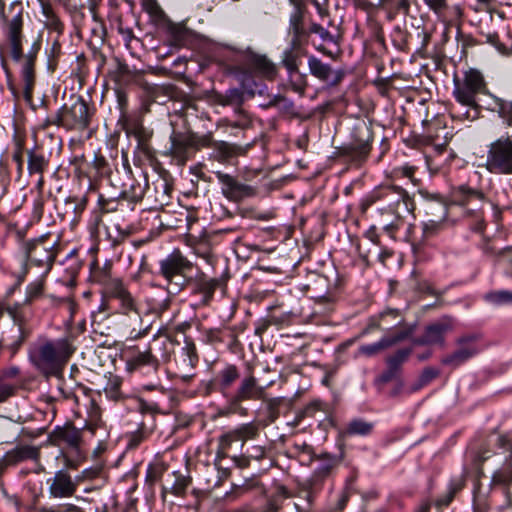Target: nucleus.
<instances>
[{
    "mask_svg": "<svg viewBox=\"0 0 512 512\" xmlns=\"http://www.w3.org/2000/svg\"><path fill=\"white\" fill-rule=\"evenodd\" d=\"M25 8L20 0H0V30L10 48L14 62L23 61L21 76L24 95L30 100L35 83V61L41 49V40H34L26 54L23 52Z\"/></svg>",
    "mask_w": 512,
    "mask_h": 512,
    "instance_id": "obj_1",
    "label": "nucleus"
},
{
    "mask_svg": "<svg viewBox=\"0 0 512 512\" xmlns=\"http://www.w3.org/2000/svg\"><path fill=\"white\" fill-rule=\"evenodd\" d=\"M74 347L66 337L40 338L29 348L28 357L33 366L45 375H55L63 369Z\"/></svg>",
    "mask_w": 512,
    "mask_h": 512,
    "instance_id": "obj_2",
    "label": "nucleus"
},
{
    "mask_svg": "<svg viewBox=\"0 0 512 512\" xmlns=\"http://www.w3.org/2000/svg\"><path fill=\"white\" fill-rule=\"evenodd\" d=\"M376 201L383 202L382 207L379 208L381 215L393 216V219L384 225V230L389 234L399 230L403 219L415 209L414 201L407 191L396 185L381 186L375 190L371 195L370 203Z\"/></svg>",
    "mask_w": 512,
    "mask_h": 512,
    "instance_id": "obj_3",
    "label": "nucleus"
},
{
    "mask_svg": "<svg viewBox=\"0 0 512 512\" xmlns=\"http://www.w3.org/2000/svg\"><path fill=\"white\" fill-rule=\"evenodd\" d=\"M94 112L95 108L78 96L70 106L65 104L54 115L47 117L45 124L60 126L66 130L84 131L90 126Z\"/></svg>",
    "mask_w": 512,
    "mask_h": 512,
    "instance_id": "obj_4",
    "label": "nucleus"
},
{
    "mask_svg": "<svg viewBox=\"0 0 512 512\" xmlns=\"http://www.w3.org/2000/svg\"><path fill=\"white\" fill-rule=\"evenodd\" d=\"M59 250V240L52 241L50 234H43L22 243L24 261L43 269L45 274L51 271Z\"/></svg>",
    "mask_w": 512,
    "mask_h": 512,
    "instance_id": "obj_5",
    "label": "nucleus"
},
{
    "mask_svg": "<svg viewBox=\"0 0 512 512\" xmlns=\"http://www.w3.org/2000/svg\"><path fill=\"white\" fill-rule=\"evenodd\" d=\"M267 386H261L257 378L252 375H246L241 378L234 394L228 398L227 405L219 410V415L229 416L231 414H247V409L242 406L245 401L264 400Z\"/></svg>",
    "mask_w": 512,
    "mask_h": 512,
    "instance_id": "obj_6",
    "label": "nucleus"
},
{
    "mask_svg": "<svg viewBox=\"0 0 512 512\" xmlns=\"http://www.w3.org/2000/svg\"><path fill=\"white\" fill-rule=\"evenodd\" d=\"M453 97L461 105L476 108L477 95H492L487 90V84L482 73L476 69H469L462 79L454 78Z\"/></svg>",
    "mask_w": 512,
    "mask_h": 512,
    "instance_id": "obj_7",
    "label": "nucleus"
},
{
    "mask_svg": "<svg viewBox=\"0 0 512 512\" xmlns=\"http://www.w3.org/2000/svg\"><path fill=\"white\" fill-rule=\"evenodd\" d=\"M373 143V132L367 124L355 126L351 140L343 144L338 155L345 161L357 166L363 164L369 157Z\"/></svg>",
    "mask_w": 512,
    "mask_h": 512,
    "instance_id": "obj_8",
    "label": "nucleus"
},
{
    "mask_svg": "<svg viewBox=\"0 0 512 512\" xmlns=\"http://www.w3.org/2000/svg\"><path fill=\"white\" fill-rule=\"evenodd\" d=\"M485 168L491 174L512 175V135H502L487 145Z\"/></svg>",
    "mask_w": 512,
    "mask_h": 512,
    "instance_id": "obj_9",
    "label": "nucleus"
},
{
    "mask_svg": "<svg viewBox=\"0 0 512 512\" xmlns=\"http://www.w3.org/2000/svg\"><path fill=\"white\" fill-rule=\"evenodd\" d=\"M193 263L179 249H174L159 261V275L176 291H181L188 282L187 274L192 271Z\"/></svg>",
    "mask_w": 512,
    "mask_h": 512,
    "instance_id": "obj_10",
    "label": "nucleus"
},
{
    "mask_svg": "<svg viewBox=\"0 0 512 512\" xmlns=\"http://www.w3.org/2000/svg\"><path fill=\"white\" fill-rule=\"evenodd\" d=\"M50 440L55 445L65 444L75 455L76 459H71L63 453L65 465L70 468H77L79 460L82 458L80 445L82 442V431L72 424H66L62 427L57 426L50 434Z\"/></svg>",
    "mask_w": 512,
    "mask_h": 512,
    "instance_id": "obj_11",
    "label": "nucleus"
},
{
    "mask_svg": "<svg viewBox=\"0 0 512 512\" xmlns=\"http://www.w3.org/2000/svg\"><path fill=\"white\" fill-rule=\"evenodd\" d=\"M238 79L242 89L229 88L223 93H215L214 101L216 104L221 106L235 107V109H241V105L244 102V92L250 96H254L256 92H261V90L258 89L257 82L250 74L242 73L238 76Z\"/></svg>",
    "mask_w": 512,
    "mask_h": 512,
    "instance_id": "obj_12",
    "label": "nucleus"
},
{
    "mask_svg": "<svg viewBox=\"0 0 512 512\" xmlns=\"http://www.w3.org/2000/svg\"><path fill=\"white\" fill-rule=\"evenodd\" d=\"M126 370L129 373L142 372L147 367L149 372L158 374L160 367L159 359L153 354L152 347L148 346L141 351L138 346H127L123 349Z\"/></svg>",
    "mask_w": 512,
    "mask_h": 512,
    "instance_id": "obj_13",
    "label": "nucleus"
},
{
    "mask_svg": "<svg viewBox=\"0 0 512 512\" xmlns=\"http://www.w3.org/2000/svg\"><path fill=\"white\" fill-rule=\"evenodd\" d=\"M479 335L468 334L456 339V350L442 358L441 363L452 368H458L480 351L481 347L478 344Z\"/></svg>",
    "mask_w": 512,
    "mask_h": 512,
    "instance_id": "obj_14",
    "label": "nucleus"
},
{
    "mask_svg": "<svg viewBox=\"0 0 512 512\" xmlns=\"http://www.w3.org/2000/svg\"><path fill=\"white\" fill-rule=\"evenodd\" d=\"M221 184L222 195L232 202H241L246 198L254 197L257 193L255 187L239 182L234 176L222 171L214 172Z\"/></svg>",
    "mask_w": 512,
    "mask_h": 512,
    "instance_id": "obj_15",
    "label": "nucleus"
},
{
    "mask_svg": "<svg viewBox=\"0 0 512 512\" xmlns=\"http://www.w3.org/2000/svg\"><path fill=\"white\" fill-rule=\"evenodd\" d=\"M193 152L191 132L173 131L171 133L170 147L167 154L170 155L178 165H185L192 157Z\"/></svg>",
    "mask_w": 512,
    "mask_h": 512,
    "instance_id": "obj_16",
    "label": "nucleus"
},
{
    "mask_svg": "<svg viewBox=\"0 0 512 512\" xmlns=\"http://www.w3.org/2000/svg\"><path fill=\"white\" fill-rule=\"evenodd\" d=\"M241 379L240 368L231 363H226L219 369L211 380L214 389L224 397L229 398L234 385Z\"/></svg>",
    "mask_w": 512,
    "mask_h": 512,
    "instance_id": "obj_17",
    "label": "nucleus"
},
{
    "mask_svg": "<svg viewBox=\"0 0 512 512\" xmlns=\"http://www.w3.org/2000/svg\"><path fill=\"white\" fill-rule=\"evenodd\" d=\"M308 68L312 76L324 82L328 87L337 86L345 76L342 69L334 70L329 64L315 56L308 58Z\"/></svg>",
    "mask_w": 512,
    "mask_h": 512,
    "instance_id": "obj_18",
    "label": "nucleus"
},
{
    "mask_svg": "<svg viewBox=\"0 0 512 512\" xmlns=\"http://www.w3.org/2000/svg\"><path fill=\"white\" fill-rule=\"evenodd\" d=\"M452 330V325L448 320H441L428 325L423 334L414 339L413 343L418 346L438 345L445 346V336Z\"/></svg>",
    "mask_w": 512,
    "mask_h": 512,
    "instance_id": "obj_19",
    "label": "nucleus"
},
{
    "mask_svg": "<svg viewBox=\"0 0 512 512\" xmlns=\"http://www.w3.org/2000/svg\"><path fill=\"white\" fill-rule=\"evenodd\" d=\"M49 494L53 498H67L74 495L77 490V483L64 469L57 471L53 478L48 479Z\"/></svg>",
    "mask_w": 512,
    "mask_h": 512,
    "instance_id": "obj_20",
    "label": "nucleus"
},
{
    "mask_svg": "<svg viewBox=\"0 0 512 512\" xmlns=\"http://www.w3.org/2000/svg\"><path fill=\"white\" fill-rule=\"evenodd\" d=\"M125 317L123 325L127 340H139L149 334L152 328V321L145 319L140 312Z\"/></svg>",
    "mask_w": 512,
    "mask_h": 512,
    "instance_id": "obj_21",
    "label": "nucleus"
},
{
    "mask_svg": "<svg viewBox=\"0 0 512 512\" xmlns=\"http://www.w3.org/2000/svg\"><path fill=\"white\" fill-rule=\"evenodd\" d=\"M145 195V185H142L136 180L132 173L131 168L127 164L126 170L123 175V181L120 184L119 197L126 199L130 202L137 203L143 199Z\"/></svg>",
    "mask_w": 512,
    "mask_h": 512,
    "instance_id": "obj_22",
    "label": "nucleus"
},
{
    "mask_svg": "<svg viewBox=\"0 0 512 512\" xmlns=\"http://www.w3.org/2000/svg\"><path fill=\"white\" fill-rule=\"evenodd\" d=\"M226 285V280L222 277L209 278L205 273L200 272L194 279V292L202 295L204 303H209L218 288Z\"/></svg>",
    "mask_w": 512,
    "mask_h": 512,
    "instance_id": "obj_23",
    "label": "nucleus"
},
{
    "mask_svg": "<svg viewBox=\"0 0 512 512\" xmlns=\"http://www.w3.org/2000/svg\"><path fill=\"white\" fill-rule=\"evenodd\" d=\"M250 147V143L238 145L226 141H216L210 158L219 163H227L234 157L246 154Z\"/></svg>",
    "mask_w": 512,
    "mask_h": 512,
    "instance_id": "obj_24",
    "label": "nucleus"
},
{
    "mask_svg": "<svg viewBox=\"0 0 512 512\" xmlns=\"http://www.w3.org/2000/svg\"><path fill=\"white\" fill-rule=\"evenodd\" d=\"M288 32L291 35L289 44L292 47H304L307 44L309 31L304 27L303 14L300 8H295L290 15Z\"/></svg>",
    "mask_w": 512,
    "mask_h": 512,
    "instance_id": "obj_25",
    "label": "nucleus"
},
{
    "mask_svg": "<svg viewBox=\"0 0 512 512\" xmlns=\"http://www.w3.org/2000/svg\"><path fill=\"white\" fill-rule=\"evenodd\" d=\"M5 454L8 464L15 466L25 461L38 462L41 452L38 446L19 443Z\"/></svg>",
    "mask_w": 512,
    "mask_h": 512,
    "instance_id": "obj_26",
    "label": "nucleus"
},
{
    "mask_svg": "<svg viewBox=\"0 0 512 512\" xmlns=\"http://www.w3.org/2000/svg\"><path fill=\"white\" fill-rule=\"evenodd\" d=\"M315 459L319 461V464L315 468L312 478L315 482H322L341 464L343 460V453L339 455L321 453L319 455H315Z\"/></svg>",
    "mask_w": 512,
    "mask_h": 512,
    "instance_id": "obj_27",
    "label": "nucleus"
},
{
    "mask_svg": "<svg viewBox=\"0 0 512 512\" xmlns=\"http://www.w3.org/2000/svg\"><path fill=\"white\" fill-rule=\"evenodd\" d=\"M23 303H15L13 305H7L6 313L13 319V322L17 325L18 336L15 341L10 344V348L15 353L23 342L28 338L29 331L24 327L25 316L22 312Z\"/></svg>",
    "mask_w": 512,
    "mask_h": 512,
    "instance_id": "obj_28",
    "label": "nucleus"
},
{
    "mask_svg": "<svg viewBox=\"0 0 512 512\" xmlns=\"http://www.w3.org/2000/svg\"><path fill=\"white\" fill-rule=\"evenodd\" d=\"M474 10L475 14L471 22L477 26L478 32L486 37L487 42L494 44L498 39V35L491 29L492 13L487 9H482V7H476Z\"/></svg>",
    "mask_w": 512,
    "mask_h": 512,
    "instance_id": "obj_29",
    "label": "nucleus"
},
{
    "mask_svg": "<svg viewBox=\"0 0 512 512\" xmlns=\"http://www.w3.org/2000/svg\"><path fill=\"white\" fill-rule=\"evenodd\" d=\"M438 209L440 212L439 219H429L422 223V234L424 239H430L441 232H443L448 227V222L446 221V217L448 215V209L444 204H436L433 209Z\"/></svg>",
    "mask_w": 512,
    "mask_h": 512,
    "instance_id": "obj_30",
    "label": "nucleus"
},
{
    "mask_svg": "<svg viewBox=\"0 0 512 512\" xmlns=\"http://www.w3.org/2000/svg\"><path fill=\"white\" fill-rule=\"evenodd\" d=\"M249 68L267 79H273L276 76V66L263 55L251 54L247 58Z\"/></svg>",
    "mask_w": 512,
    "mask_h": 512,
    "instance_id": "obj_31",
    "label": "nucleus"
},
{
    "mask_svg": "<svg viewBox=\"0 0 512 512\" xmlns=\"http://www.w3.org/2000/svg\"><path fill=\"white\" fill-rule=\"evenodd\" d=\"M492 487H501L509 497V487L512 485V459H506L503 465L497 469L491 478Z\"/></svg>",
    "mask_w": 512,
    "mask_h": 512,
    "instance_id": "obj_32",
    "label": "nucleus"
},
{
    "mask_svg": "<svg viewBox=\"0 0 512 512\" xmlns=\"http://www.w3.org/2000/svg\"><path fill=\"white\" fill-rule=\"evenodd\" d=\"M374 423L366 421L362 418L351 419L340 432L343 438L361 436L365 437L373 432Z\"/></svg>",
    "mask_w": 512,
    "mask_h": 512,
    "instance_id": "obj_33",
    "label": "nucleus"
},
{
    "mask_svg": "<svg viewBox=\"0 0 512 512\" xmlns=\"http://www.w3.org/2000/svg\"><path fill=\"white\" fill-rule=\"evenodd\" d=\"M303 47H292L291 44L283 51L281 56V64L285 67L289 77L298 73Z\"/></svg>",
    "mask_w": 512,
    "mask_h": 512,
    "instance_id": "obj_34",
    "label": "nucleus"
},
{
    "mask_svg": "<svg viewBox=\"0 0 512 512\" xmlns=\"http://www.w3.org/2000/svg\"><path fill=\"white\" fill-rule=\"evenodd\" d=\"M40 5L44 26L50 31L61 34L64 30V24L60 20L55 8L49 2L42 0Z\"/></svg>",
    "mask_w": 512,
    "mask_h": 512,
    "instance_id": "obj_35",
    "label": "nucleus"
},
{
    "mask_svg": "<svg viewBox=\"0 0 512 512\" xmlns=\"http://www.w3.org/2000/svg\"><path fill=\"white\" fill-rule=\"evenodd\" d=\"M487 109L496 112L507 125H512V101L490 95V102L487 103Z\"/></svg>",
    "mask_w": 512,
    "mask_h": 512,
    "instance_id": "obj_36",
    "label": "nucleus"
},
{
    "mask_svg": "<svg viewBox=\"0 0 512 512\" xmlns=\"http://www.w3.org/2000/svg\"><path fill=\"white\" fill-rule=\"evenodd\" d=\"M466 474L467 472L464 469L460 475L451 478L448 484L447 494L437 499L436 503L438 506H448L451 503L454 496L464 488L466 484Z\"/></svg>",
    "mask_w": 512,
    "mask_h": 512,
    "instance_id": "obj_37",
    "label": "nucleus"
},
{
    "mask_svg": "<svg viewBox=\"0 0 512 512\" xmlns=\"http://www.w3.org/2000/svg\"><path fill=\"white\" fill-rule=\"evenodd\" d=\"M27 158V170L29 175L44 174L49 166V159L36 149L29 150L27 152Z\"/></svg>",
    "mask_w": 512,
    "mask_h": 512,
    "instance_id": "obj_38",
    "label": "nucleus"
},
{
    "mask_svg": "<svg viewBox=\"0 0 512 512\" xmlns=\"http://www.w3.org/2000/svg\"><path fill=\"white\" fill-rule=\"evenodd\" d=\"M99 283L105 287L107 294L116 300L129 292L120 279L108 277L106 274L99 278Z\"/></svg>",
    "mask_w": 512,
    "mask_h": 512,
    "instance_id": "obj_39",
    "label": "nucleus"
},
{
    "mask_svg": "<svg viewBox=\"0 0 512 512\" xmlns=\"http://www.w3.org/2000/svg\"><path fill=\"white\" fill-rule=\"evenodd\" d=\"M455 196L462 205L468 204L473 200L482 202L485 199V195L481 190L468 185H460L455 192Z\"/></svg>",
    "mask_w": 512,
    "mask_h": 512,
    "instance_id": "obj_40",
    "label": "nucleus"
},
{
    "mask_svg": "<svg viewBox=\"0 0 512 512\" xmlns=\"http://www.w3.org/2000/svg\"><path fill=\"white\" fill-rule=\"evenodd\" d=\"M270 107H276L281 113L291 117L299 116L294 102L282 95H274L268 103Z\"/></svg>",
    "mask_w": 512,
    "mask_h": 512,
    "instance_id": "obj_41",
    "label": "nucleus"
},
{
    "mask_svg": "<svg viewBox=\"0 0 512 512\" xmlns=\"http://www.w3.org/2000/svg\"><path fill=\"white\" fill-rule=\"evenodd\" d=\"M412 353V348L398 349L395 353L388 356L385 360L386 366L394 369L398 373L401 372L402 365L408 360Z\"/></svg>",
    "mask_w": 512,
    "mask_h": 512,
    "instance_id": "obj_42",
    "label": "nucleus"
},
{
    "mask_svg": "<svg viewBox=\"0 0 512 512\" xmlns=\"http://www.w3.org/2000/svg\"><path fill=\"white\" fill-rule=\"evenodd\" d=\"M387 316H392L394 319L398 317V311L397 310H388L385 312H382L378 317L370 318L368 324L366 327H364L359 335L356 337L357 339L362 338L366 335H368L373 330H377L381 328V321L384 320Z\"/></svg>",
    "mask_w": 512,
    "mask_h": 512,
    "instance_id": "obj_43",
    "label": "nucleus"
},
{
    "mask_svg": "<svg viewBox=\"0 0 512 512\" xmlns=\"http://www.w3.org/2000/svg\"><path fill=\"white\" fill-rule=\"evenodd\" d=\"M152 430L147 429L143 424L134 432L127 436V448L136 449L142 442L146 441Z\"/></svg>",
    "mask_w": 512,
    "mask_h": 512,
    "instance_id": "obj_44",
    "label": "nucleus"
},
{
    "mask_svg": "<svg viewBox=\"0 0 512 512\" xmlns=\"http://www.w3.org/2000/svg\"><path fill=\"white\" fill-rule=\"evenodd\" d=\"M233 430L238 441L241 440L243 442L256 438L259 433L258 426L253 422L241 424Z\"/></svg>",
    "mask_w": 512,
    "mask_h": 512,
    "instance_id": "obj_45",
    "label": "nucleus"
},
{
    "mask_svg": "<svg viewBox=\"0 0 512 512\" xmlns=\"http://www.w3.org/2000/svg\"><path fill=\"white\" fill-rule=\"evenodd\" d=\"M386 349L383 339L380 338L377 342L360 345L356 355L370 358L380 354Z\"/></svg>",
    "mask_w": 512,
    "mask_h": 512,
    "instance_id": "obj_46",
    "label": "nucleus"
},
{
    "mask_svg": "<svg viewBox=\"0 0 512 512\" xmlns=\"http://www.w3.org/2000/svg\"><path fill=\"white\" fill-rule=\"evenodd\" d=\"M121 384L122 380L119 376L110 374L104 387L106 396L115 401L119 400L121 398Z\"/></svg>",
    "mask_w": 512,
    "mask_h": 512,
    "instance_id": "obj_47",
    "label": "nucleus"
},
{
    "mask_svg": "<svg viewBox=\"0 0 512 512\" xmlns=\"http://www.w3.org/2000/svg\"><path fill=\"white\" fill-rule=\"evenodd\" d=\"M173 475L175 480L171 486V493L175 496H184L191 483V478L187 475H183L179 471L173 472Z\"/></svg>",
    "mask_w": 512,
    "mask_h": 512,
    "instance_id": "obj_48",
    "label": "nucleus"
},
{
    "mask_svg": "<svg viewBox=\"0 0 512 512\" xmlns=\"http://www.w3.org/2000/svg\"><path fill=\"white\" fill-rule=\"evenodd\" d=\"M44 291V280L43 279H37L26 287V296L23 301V304H30L34 300L38 299Z\"/></svg>",
    "mask_w": 512,
    "mask_h": 512,
    "instance_id": "obj_49",
    "label": "nucleus"
},
{
    "mask_svg": "<svg viewBox=\"0 0 512 512\" xmlns=\"http://www.w3.org/2000/svg\"><path fill=\"white\" fill-rule=\"evenodd\" d=\"M118 302L120 311L124 316H129L131 314L140 312L136 300L130 292H127L124 296L119 298Z\"/></svg>",
    "mask_w": 512,
    "mask_h": 512,
    "instance_id": "obj_50",
    "label": "nucleus"
},
{
    "mask_svg": "<svg viewBox=\"0 0 512 512\" xmlns=\"http://www.w3.org/2000/svg\"><path fill=\"white\" fill-rule=\"evenodd\" d=\"M485 300L494 305L512 303V292L509 290L491 291L485 295Z\"/></svg>",
    "mask_w": 512,
    "mask_h": 512,
    "instance_id": "obj_51",
    "label": "nucleus"
},
{
    "mask_svg": "<svg viewBox=\"0 0 512 512\" xmlns=\"http://www.w3.org/2000/svg\"><path fill=\"white\" fill-rule=\"evenodd\" d=\"M412 334V329H405V330H400V331H397V332H394V333H391V334H387V335H384L383 337H381V339H383L384 341V344L386 346V348H391L395 345H397L398 343L408 339Z\"/></svg>",
    "mask_w": 512,
    "mask_h": 512,
    "instance_id": "obj_52",
    "label": "nucleus"
},
{
    "mask_svg": "<svg viewBox=\"0 0 512 512\" xmlns=\"http://www.w3.org/2000/svg\"><path fill=\"white\" fill-rule=\"evenodd\" d=\"M416 171V166L406 163L394 168L392 173L396 178H407L413 183V185H418L419 180L415 178Z\"/></svg>",
    "mask_w": 512,
    "mask_h": 512,
    "instance_id": "obj_53",
    "label": "nucleus"
},
{
    "mask_svg": "<svg viewBox=\"0 0 512 512\" xmlns=\"http://www.w3.org/2000/svg\"><path fill=\"white\" fill-rule=\"evenodd\" d=\"M238 441L236 435L234 434V430H230L219 437L218 440V450L217 457H224L226 451L231 447V445Z\"/></svg>",
    "mask_w": 512,
    "mask_h": 512,
    "instance_id": "obj_54",
    "label": "nucleus"
},
{
    "mask_svg": "<svg viewBox=\"0 0 512 512\" xmlns=\"http://www.w3.org/2000/svg\"><path fill=\"white\" fill-rule=\"evenodd\" d=\"M191 139L193 141L194 151L199 150L201 148H214V144L216 142L214 141L211 133H207L204 135L191 133Z\"/></svg>",
    "mask_w": 512,
    "mask_h": 512,
    "instance_id": "obj_55",
    "label": "nucleus"
},
{
    "mask_svg": "<svg viewBox=\"0 0 512 512\" xmlns=\"http://www.w3.org/2000/svg\"><path fill=\"white\" fill-rule=\"evenodd\" d=\"M169 33L174 45L179 47L184 46L188 37V30L185 27L173 25L169 28Z\"/></svg>",
    "mask_w": 512,
    "mask_h": 512,
    "instance_id": "obj_56",
    "label": "nucleus"
},
{
    "mask_svg": "<svg viewBox=\"0 0 512 512\" xmlns=\"http://www.w3.org/2000/svg\"><path fill=\"white\" fill-rule=\"evenodd\" d=\"M135 136L138 140L136 149L140 151L145 157H152V148L148 143V138L144 133V129L140 128L135 132Z\"/></svg>",
    "mask_w": 512,
    "mask_h": 512,
    "instance_id": "obj_57",
    "label": "nucleus"
},
{
    "mask_svg": "<svg viewBox=\"0 0 512 512\" xmlns=\"http://www.w3.org/2000/svg\"><path fill=\"white\" fill-rule=\"evenodd\" d=\"M235 113L239 115V119L237 121L223 120L227 126L233 128L246 129L251 125V120L249 116L242 109H235Z\"/></svg>",
    "mask_w": 512,
    "mask_h": 512,
    "instance_id": "obj_58",
    "label": "nucleus"
},
{
    "mask_svg": "<svg viewBox=\"0 0 512 512\" xmlns=\"http://www.w3.org/2000/svg\"><path fill=\"white\" fill-rule=\"evenodd\" d=\"M40 512H84L78 506L71 503H61L49 507H41Z\"/></svg>",
    "mask_w": 512,
    "mask_h": 512,
    "instance_id": "obj_59",
    "label": "nucleus"
},
{
    "mask_svg": "<svg viewBox=\"0 0 512 512\" xmlns=\"http://www.w3.org/2000/svg\"><path fill=\"white\" fill-rule=\"evenodd\" d=\"M251 489L252 485L248 480H245L241 485L233 484L232 489L229 492H226L225 498L228 500H235Z\"/></svg>",
    "mask_w": 512,
    "mask_h": 512,
    "instance_id": "obj_60",
    "label": "nucleus"
},
{
    "mask_svg": "<svg viewBox=\"0 0 512 512\" xmlns=\"http://www.w3.org/2000/svg\"><path fill=\"white\" fill-rule=\"evenodd\" d=\"M379 4L388 6L404 14H407L410 9V0H379Z\"/></svg>",
    "mask_w": 512,
    "mask_h": 512,
    "instance_id": "obj_61",
    "label": "nucleus"
},
{
    "mask_svg": "<svg viewBox=\"0 0 512 512\" xmlns=\"http://www.w3.org/2000/svg\"><path fill=\"white\" fill-rule=\"evenodd\" d=\"M399 373L394 369L386 366V369L375 379L377 386H382L398 377Z\"/></svg>",
    "mask_w": 512,
    "mask_h": 512,
    "instance_id": "obj_62",
    "label": "nucleus"
},
{
    "mask_svg": "<svg viewBox=\"0 0 512 512\" xmlns=\"http://www.w3.org/2000/svg\"><path fill=\"white\" fill-rule=\"evenodd\" d=\"M23 157L24 156H23L22 145L21 144H17V146H16V148L13 151V154H12V160L17 165V173H18L19 177L23 174V170H24V158Z\"/></svg>",
    "mask_w": 512,
    "mask_h": 512,
    "instance_id": "obj_63",
    "label": "nucleus"
},
{
    "mask_svg": "<svg viewBox=\"0 0 512 512\" xmlns=\"http://www.w3.org/2000/svg\"><path fill=\"white\" fill-rule=\"evenodd\" d=\"M310 33L319 35L320 38L324 42H332L333 41V36L330 34V32L327 29H325L323 26H321L320 24H316V23L312 24L309 29V34Z\"/></svg>",
    "mask_w": 512,
    "mask_h": 512,
    "instance_id": "obj_64",
    "label": "nucleus"
}]
</instances>
